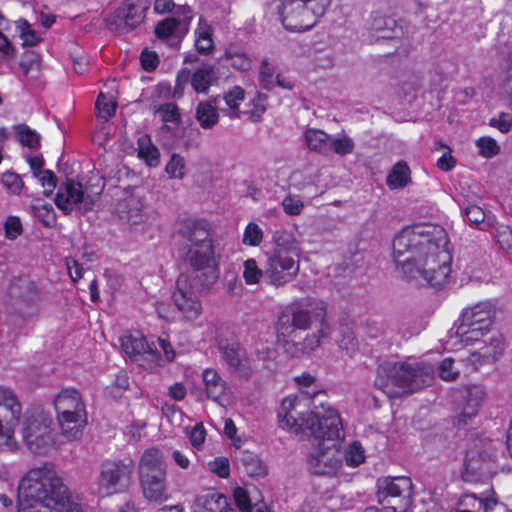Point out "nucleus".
Segmentation results:
<instances>
[{"label":"nucleus","instance_id":"obj_35","mask_svg":"<svg viewBox=\"0 0 512 512\" xmlns=\"http://www.w3.org/2000/svg\"><path fill=\"white\" fill-rule=\"evenodd\" d=\"M465 215L468 221L480 230H487L489 227L495 226V217L487 215L484 210L470 203L465 204Z\"/></svg>","mask_w":512,"mask_h":512},{"label":"nucleus","instance_id":"obj_52","mask_svg":"<svg viewBox=\"0 0 512 512\" xmlns=\"http://www.w3.org/2000/svg\"><path fill=\"white\" fill-rule=\"evenodd\" d=\"M476 146L479 149L480 155L485 158H492L500 151V147L496 140L488 136L479 138L476 141Z\"/></svg>","mask_w":512,"mask_h":512},{"label":"nucleus","instance_id":"obj_36","mask_svg":"<svg viewBox=\"0 0 512 512\" xmlns=\"http://www.w3.org/2000/svg\"><path fill=\"white\" fill-rule=\"evenodd\" d=\"M138 157L150 167H156L160 163L158 148L151 142L148 135H142L138 139Z\"/></svg>","mask_w":512,"mask_h":512},{"label":"nucleus","instance_id":"obj_41","mask_svg":"<svg viewBox=\"0 0 512 512\" xmlns=\"http://www.w3.org/2000/svg\"><path fill=\"white\" fill-rule=\"evenodd\" d=\"M355 148L354 141L347 135L341 137L331 136L329 144V155L335 153L339 156L351 154Z\"/></svg>","mask_w":512,"mask_h":512},{"label":"nucleus","instance_id":"obj_19","mask_svg":"<svg viewBox=\"0 0 512 512\" xmlns=\"http://www.w3.org/2000/svg\"><path fill=\"white\" fill-rule=\"evenodd\" d=\"M14 306L23 316L32 315L36 309L38 292L36 285L27 277L15 278L9 286Z\"/></svg>","mask_w":512,"mask_h":512},{"label":"nucleus","instance_id":"obj_51","mask_svg":"<svg viewBox=\"0 0 512 512\" xmlns=\"http://www.w3.org/2000/svg\"><path fill=\"white\" fill-rule=\"evenodd\" d=\"M277 356V351L270 347L262 345L260 348L256 350V358L258 361L263 363V369L271 372L275 368V359Z\"/></svg>","mask_w":512,"mask_h":512},{"label":"nucleus","instance_id":"obj_16","mask_svg":"<svg viewBox=\"0 0 512 512\" xmlns=\"http://www.w3.org/2000/svg\"><path fill=\"white\" fill-rule=\"evenodd\" d=\"M217 347L221 359L226 363L231 373L240 379H251L253 369L250 360L247 357L245 348L238 341L219 339Z\"/></svg>","mask_w":512,"mask_h":512},{"label":"nucleus","instance_id":"obj_54","mask_svg":"<svg viewBox=\"0 0 512 512\" xmlns=\"http://www.w3.org/2000/svg\"><path fill=\"white\" fill-rule=\"evenodd\" d=\"M364 449L357 441L353 442L345 453V461L348 466L356 467L364 462Z\"/></svg>","mask_w":512,"mask_h":512},{"label":"nucleus","instance_id":"obj_4","mask_svg":"<svg viewBox=\"0 0 512 512\" xmlns=\"http://www.w3.org/2000/svg\"><path fill=\"white\" fill-rule=\"evenodd\" d=\"M300 400L297 396H288L283 399L278 411L279 426L283 429L302 434L308 438L313 437L323 443L331 442L334 448L344 438L342 423L335 409L317 415H305L297 407Z\"/></svg>","mask_w":512,"mask_h":512},{"label":"nucleus","instance_id":"obj_11","mask_svg":"<svg viewBox=\"0 0 512 512\" xmlns=\"http://www.w3.org/2000/svg\"><path fill=\"white\" fill-rule=\"evenodd\" d=\"M492 316V306L487 302H480L466 308L456 328V335L466 344L479 341L489 332Z\"/></svg>","mask_w":512,"mask_h":512},{"label":"nucleus","instance_id":"obj_8","mask_svg":"<svg viewBox=\"0 0 512 512\" xmlns=\"http://www.w3.org/2000/svg\"><path fill=\"white\" fill-rule=\"evenodd\" d=\"M139 478L144 497L160 504L168 499L166 463L159 449H147L139 463Z\"/></svg>","mask_w":512,"mask_h":512},{"label":"nucleus","instance_id":"obj_17","mask_svg":"<svg viewBox=\"0 0 512 512\" xmlns=\"http://www.w3.org/2000/svg\"><path fill=\"white\" fill-rule=\"evenodd\" d=\"M148 5L142 3H129L121 7L114 14L106 18L109 31L122 35L134 30L145 19Z\"/></svg>","mask_w":512,"mask_h":512},{"label":"nucleus","instance_id":"obj_25","mask_svg":"<svg viewBox=\"0 0 512 512\" xmlns=\"http://www.w3.org/2000/svg\"><path fill=\"white\" fill-rule=\"evenodd\" d=\"M57 421L60 427V437L64 441H76L83 435V430L87 424V414L76 415H61L57 416Z\"/></svg>","mask_w":512,"mask_h":512},{"label":"nucleus","instance_id":"obj_29","mask_svg":"<svg viewBox=\"0 0 512 512\" xmlns=\"http://www.w3.org/2000/svg\"><path fill=\"white\" fill-rule=\"evenodd\" d=\"M235 458L239 467L250 477L262 478L268 474L267 465L253 452L240 451Z\"/></svg>","mask_w":512,"mask_h":512},{"label":"nucleus","instance_id":"obj_21","mask_svg":"<svg viewBox=\"0 0 512 512\" xmlns=\"http://www.w3.org/2000/svg\"><path fill=\"white\" fill-rule=\"evenodd\" d=\"M335 449L330 445L322 443V446L315 453L308 456L309 469L316 475H329L333 473L338 466V460L335 457Z\"/></svg>","mask_w":512,"mask_h":512},{"label":"nucleus","instance_id":"obj_23","mask_svg":"<svg viewBox=\"0 0 512 512\" xmlns=\"http://www.w3.org/2000/svg\"><path fill=\"white\" fill-rule=\"evenodd\" d=\"M486 397V391L482 386L472 385L466 388L462 411L458 416V425H467L478 413Z\"/></svg>","mask_w":512,"mask_h":512},{"label":"nucleus","instance_id":"obj_45","mask_svg":"<svg viewBox=\"0 0 512 512\" xmlns=\"http://www.w3.org/2000/svg\"><path fill=\"white\" fill-rule=\"evenodd\" d=\"M165 171L169 175V178L182 179L186 174L184 158L177 153H173L169 162L166 164Z\"/></svg>","mask_w":512,"mask_h":512},{"label":"nucleus","instance_id":"obj_6","mask_svg":"<svg viewBox=\"0 0 512 512\" xmlns=\"http://www.w3.org/2000/svg\"><path fill=\"white\" fill-rule=\"evenodd\" d=\"M432 370L421 364L393 363L381 366L375 379V386L389 397L399 396L394 388H402L403 393H413L429 385Z\"/></svg>","mask_w":512,"mask_h":512},{"label":"nucleus","instance_id":"obj_44","mask_svg":"<svg viewBox=\"0 0 512 512\" xmlns=\"http://www.w3.org/2000/svg\"><path fill=\"white\" fill-rule=\"evenodd\" d=\"M15 132L18 141L29 148H35L39 145L40 137L34 131L31 130L27 125L20 124L15 127Z\"/></svg>","mask_w":512,"mask_h":512},{"label":"nucleus","instance_id":"obj_47","mask_svg":"<svg viewBox=\"0 0 512 512\" xmlns=\"http://www.w3.org/2000/svg\"><path fill=\"white\" fill-rule=\"evenodd\" d=\"M180 26L181 21L174 17H169L157 24L155 34L159 39H167L174 36Z\"/></svg>","mask_w":512,"mask_h":512},{"label":"nucleus","instance_id":"obj_63","mask_svg":"<svg viewBox=\"0 0 512 512\" xmlns=\"http://www.w3.org/2000/svg\"><path fill=\"white\" fill-rule=\"evenodd\" d=\"M5 235L8 239H16L23 231L21 221L16 216H9L4 224Z\"/></svg>","mask_w":512,"mask_h":512},{"label":"nucleus","instance_id":"obj_22","mask_svg":"<svg viewBox=\"0 0 512 512\" xmlns=\"http://www.w3.org/2000/svg\"><path fill=\"white\" fill-rule=\"evenodd\" d=\"M122 348L124 352L131 358L141 355H148L158 366H164L163 359L155 347L150 345L145 337L128 335L122 338Z\"/></svg>","mask_w":512,"mask_h":512},{"label":"nucleus","instance_id":"obj_31","mask_svg":"<svg viewBox=\"0 0 512 512\" xmlns=\"http://www.w3.org/2000/svg\"><path fill=\"white\" fill-rule=\"evenodd\" d=\"M411 182V170L405 161H398L387 175L386 184L391 190L403 189Z\"/></svg>","mask_w":512,"mask_h":512},{"label":"nucleus","instance_id":"obj_1","mask_svg":"<svg viewBox=\"0 0 512 512\" xmlns=\"http://www.w3.org/2000/svg\"><path fill=\"white\" fill-rule=\"evenodd\" d=\"M178 234L184 241V261L189 268L178 276L172 300L186 319L194 320L202 312V291L209 290L219 278L218 262L207 221L186 220Z\"/></svg>","mask_w":512,"mask_h":512},{"label":"nucleus","instance_id":"obj_20","mask_svg":"<svg viewBox=\"0 0 512 512\" xmlns=\"http://www.w3.org/2000/svg\"><path fill=\"white\" fill-rule=\"evenodd\" d=\"M57 416L87 414L80 392L74 388H64L54 397Z\"/></svg>","mask_w":512,"mask_h":512},{"label":"nucleus","instance_id":"obj_42","mask_svg":"<svg viewBox=\"0 0 512 512\" xmlns=\"http://www.w3.org/2000/svg\"><path fill=\"white\" fill-rule=\"evenodd\" d=\"M116 102L108 99L104 93H100L95 103V109L97 110V117L103 122H107L116 111Z\"/></svg>","mask_w":512,"mask_h":512},{"label":"nucleus","instance_id":"obj_58","mask_svg":"<svg viewBox=\"0 0 512 512\" xmlns=\"http://www.w3.org/2000/svg\"><path fill=\"white\" fill-rule=\"evenodd\" d=\"M160 114L163 122H179L180 112L176 104L165 103L159 106L156 111Z\"/></svg>","mask_w":512,"mask_h":512},{"label":"nucleus","instance_id":"obj_13","mask_svg":"<svg viewBox=\"0 0 512 512\" xmlns=\"http://www.w3.org/2000/svg\"><path fill=\"white\" fill-rule=\"evenodd\" d=\"M134 462L127 460H106L100 466L99 488L107 494L125 491L131 482Z\"/></svg>","mask_w":512,"mask_h":512},{"label":"nucleus","instance_id":"obj_37","mask_svg":"<svg viewBox=\"0 0 512 512\" xmlns=\"http://www.w3.org/2000/svg\"><path fill=\"white\" fill-rule=\"evenodd\" d=\"M196 119L203 129H211L218 123L219 114L210 102L202 101L197 105Z\"/></svg>","mask_w":512,"mask_h":512},{"label":"nucleus","instance_id":"obj_60","mask_svg":"<svg viewBox=\"0 0 512 512\" xmlns=\"http://www.w3.org/2000/svg\"><path fill=\"white\" fill-rule=\"evenodd\" d=\"M18 28L21 30V38L23 39L24 46H34L39 42V38L36 36V33L30 28L29 23L20 19L17 22Z\"/></svg>","mask_w":512,"mask_h":512},{"label":"nucleus","instance_id":"obj_28","mask_svg":"<svg viewBox=\"0 0 512 512\" xmlns=\"http://www.w3.org/2000/svg\"><path fill=\"white\" fill-rule=\"evenodd\" d=\"M202 379L207 398L220 403L228 390L227 383L212 368H207L203 371Z\"/></svg>","mask_w":512,"mask_h":512},{"label":"nucleus","instance_id":"obj_5","mask_svg":"<svg viewBox=\"0 0 512 512\" xmlns=\"http://www.w3.org/2000/svg\"><path fill=\"white\" fill-rule=\"evenodd\" d=\"M65 492L67 487L57 475L53 464L44 463L31 468L22 477L18 487V498L21 505L25 502L27 506L32 507V502H35L46 508Z\"/></svg>","mask_w":512,"mask_h":512},{"label":"nucleus","instance_id":"obj_64","mask_svg":"<svg viewBox=\"0 0 512 512\" xmlns=\"http://www.w3.org/2000/svg\"><path fill=\"white\" fill-rule=\"evenodd\" d=\"M491 127L497 128L502 133H507L512 127V115L501 112L498 118H491L489 121Z\"/></svg>","mask_w":512,"mask_h":512},{"label":"nucleus","instance_id":"obj_34","mask_svg":"<svg viewBox=\"0 0 512 512\" xmlns=\"http://www.w3.org/2000/svg\"><path fill=\"white\" fill-rule=\"evenodd\" d=\"M274 249L273 254L300 256L299 248L291 234L286 231H276L273 234Z\"/></svg>","mask_w":512,"mask_h":512},{"label":"nucleus","instance_id":"obj_30","mask_svg":"<svg viewBox=\"0 0 512 512\" xmlns=\"http://www.w3.org/2000/svg\"><path fill=\"white\" fill-rule=\"evenodd\" d=\"M216 79L215 66L212 64H203L191 73L190 83L196 93L207 94L209 87Z\"/></svg>","mask_w":512,"mask_h":512},{"label":"nucleus","instance_id":"obj_15","mask_svg":"<svg viewBox=\"0 0 512 512\" xmlns=\"http://www.w3.org/2000/svg\"><path fill=\"white\" fill-rule=\"evenodd\" d=\"M265 280L276 287L291 282L299 273V256L266 253Z\"/></svg>","mask_w":512,"mask_h":512},{"label":"nucleus","instance_id":"obj_14","mask_svg":"<svg viewBox=\"0 0 512 512\" xmlns=\"http://www.w3.org/2000/svg\"><path fill=\"white\" fill-rule=\"evenodd\" d=\"M54 202L65 215H70L74 209L85 214L93 210L95 198L83 190L81 183L67 179L56 193Z\"/></svg>","mask_w":512,"mask_h":512},{"label":"nucleus","instance_id":"obj_40","mask_svg":"<svg viewBox=\"0 0 512 512\" xmlns=\"http://www.w3.org/2000/svg\"><path fill=\"white\" fill-rule=\"evenodd\" d=\"M46 508L51 512H83L81 505L71 498L68 490L62 496L54 499V502Z\"/></svg>","mask_w":512,"mask_h":512},{"label":"nucleus","instance_id":"obj_12","mask_svg":"<svg viewBox=\"0 0 512 512\" xmlns=\"http://www.w3.org/2000/svg\"><path fill=\"white\" fill-rule=\"evenodd\" d=\"M279 14L288 30L308 29L312 24L306 23L309 15L321 17L329 4L328 0H280Z\"/></svg>","mask_w":512,"mask_h":512},{"label":"nucleus","instance_id":"obj_53","mask_svg":"<svg viewBox=\"0 0 512 512\" xmlns=\"http://www.w3.org/2000/svg\"><path fill=\"white\" fill-rule=\"evenodd\" d=\"M1 182L10 194L18 195L23 188L21 177L14 172H5L2 174Z\"/></svg>","mask_w":512,"mask_h":512},{"label":"nucleus","instance_id":"obj_38","mask_svg":"<svg viewBox=\"0 0 512 512\" xmlns=\"http://www.w3.org/2000/svg\"><path fill=\"white\" fill-rule=\"evenodd\" d=\"M307 400H310L311 410L305 415H322L321 413L328 412V409H334L328 403V396L322 390H307L304 391Z\"/></svg>","mask_w":512,"mask_h":512},{"label":"nucleus","instance_id":"obj_3","mask_svg":"<svg viewBox=\"0 0 512 512\" xmlns=\"http://www.w3.org/2000/svg\"><path fill=\"white\" fill-rule=\"evenodd\" d=\"M327 307L324 301L306 297L291 303L280 314L277 323L278 333L287 338L294 336L297 330L316 328V333L308 335L303 342L297 344L293 356L315 350L322 338L328 337L330 327L326 322Z\"/></svg>","mask_w":512,"mask_h":512},{"label":"nucleus","instance_id":"obj_10","mask_svg":"<svg viewBox=\"0 0 512 512\" xmlns=\"http://www.w3.org/2000/svg\"><path fill=\"white\" fill-rule=\"evenodd\" d=\"M412 489L409 477H381L377 480L378 501L393 512H407L412 505Z\"/></svg>","mask_w":512,"mask_h":512},{"label":"nucleus","instance_id":"obj_24","mask_svg":"<svg viewBox=\"0 0 512 512\" xmlns=\"http://www.w3.org/2000/svg\"><path fill=\"white\" fill-rule=\"evenodd\" d=\"M485 345L478 351L471 353L469 361L473 365H482L485 363H494L504 352V338L500 333H495L489 338V343L483 341Z\"/></svg>","mask_w":512,"mask_h":512},{"label":"nucleus","instance_id":"obj_32","mask_svg":"<svg viewBox=\"0 0 512 512\" xmlns=\"http://www.w3.org/2000/svg\"><path fill=\"white\" fill-rule=\"evenodd\" d=\"M397 28L396 20L380 15L377 12L371 14L369 29L377 34L378 38L391 39L394 37V31Z\"/></svg>","mask_w":512,"mask_h":512},{"label":"nucleus","instance_id":"obj_39","mask_svg":"<svg viewBox=\"0 0 512 512\" xmlns=\"http://www.w3.org/2000/svg\"><path fill=\"white\" fill-rule=\"evenodd\" d=\"M224 58L230 61L233 68L240 71H248L251 69V60L248 55L237 45H229L226 48Z\"/></svg>","mask_w":512,"mask_h":512},{"label":"nucleus","instance_id":"obj_50","mask_svg":"<svg viewBox=\"0 0 512 512\" xmlns=\"http://www.w3.org/2000/svg\"><path fill=\"white\" fill-rule=\"evenodd\" d=\"M197 39L195 41V47L201 54H208L213 50V40L210 27L206 29L199 28L196 31Z\"/></svg>","mask_w":512,"mask_h":512},{"label":"nucleus","instance_id":"obj_61","mask_svg":"<svg viewBox=\"0 0 512 512\" xmlns=\"http://www.w3.org/2000/svg\"><path fill=\"white\" fill-rule=\"evenodd\" d=\"M459 375V370L454 367V359L445 358L439 365V376L443 380L452 381Z\"/></svg>","mask_w":512,"mask_h":512},{"label":"nucleus","instance_id":"obj_7","mask_svg":"<svg viewBox=\"0 0 512 512\" xmlns=\"http://www.w3.org/2000/svg\"><path fill=\"white\" fill-rule=\"evenodd\" d=\"M497 444L498 442L492 439L480 438L467 450L461 470V478L464 482H484L497 473Z\"/></svg>","mask_w":512,"mask_h":512},{"label":"nucleus","instance_id":"obj_46","mask_svg":"<svg viewBox=\"0 0 512 512\" xmlns=\"http://www.w3.org/2000/svg\"><path fill=\"white\" fill-rule=\"evenodd\" d=\"M274 73V67L269 63L268 59H263L258 77L259 86L262 89L270 91L275 87Z\"/></svg>","mask_w":512,"mask_h":512},{"label":"nucleus","instance_id":"obj_18","mask_svg":"<svg viewBox=\"0 0 512 512\" xmlns=\"http://www.w3.org/2000/svg\"><path fill=\"white\" fill-rule=\"evenodd\" d=\"M22 406L16 394L5 386H0V436L10 440L19 424Z\"/></svg>","mask_w":512,"mask_h":512},{"label":"nucleus","instance_id":"obj_48","mask_svg":"<svg viewBox=\"0 0 512 512\" xmlns=\"http://www.w3.org/2000/svg\"><path fill=\"white\" fill-rule=\"evenodd\" d=\"M495 239L499 247L507 253L512 252V229L508 225L495 222Z\"/></svg>","mask_w":512,"mask_h":512},{"label":"nucleus","instance_id":"obj_2","mask_svg":"<svg viewBox=\"0 0 512 512\" xmlns=\"http://www.w3.org/2000/svg\"><path fill=\"white\" fill-rule=\"evenodd\" d=\"M446 230L439 225L404 227L393 239V259L407 280L444 284L451 272Z\"/></svg>","mask_w":512,"mask_h":512},{"label":"nucleus","instance_id":"obj_33","mask_svg":"<svg viewBox=\"0 0 512 512\" xmlns=\"http://www.w3.org/2000/svg\"><path fill=\"white\" fill-rule=\"evenodd\" d=\"M331 135L320 129H307L305 131V142L311 151L322 155H329V144Z\"/></svg>","mask_w":512,"mask_h":512},{"label":"nucleus","instance_id":"obj_57","mask_svg":"<svg viewBox=\"0 0 512 512\" xmlns=\"http://www.w3.org/2000/svg\"><path fill=\"white\" fill-rule=\"evenodd\" d=\"M250 492L242 487H237L234 490V500L241 512H252L253 506L251 504Z\"/></svg>","mask_w":512,"mask_h":512},{"label":"nucleus","instance_id":"obj_9","mask_svg":"<svg viewBox=\"0 0 512 512\" xmlns=\"http://www.w3.org/2000/svg\"><path fill=\"white\" fill-rule=\"evenodd\" d=\"M52 418L40 407H33L24 414L23 440L27 448L35 454H48L60 445L53 433Z\"/></svg>","mask_w":512,"mask_h":512},{"label":"nucleus","instance_id":"obj_27","mask_svg":"<svg viewBox=\"0 0 512 512\" xmlns=\"http://www.w3.org/2000/svg\"><path fill=\"white\" fill-rule=\"evenodd\" d=\"M498 504V498L492 490L484 497H477L475 494H464L457 501V507L469 512H490Z\"/></svg>","mask_w":512,"mask_h":512},{"label":"nucleus","instance_id":"obj_26","mask_svg":"<svg viewBox=\"0 0 512 512\" xmlns=\"http://www.w3.org/2000/svg\"><path fill=\"white\" fill-rule=\"evenodd\" d=\"M192 508L193 512H234L227 498L215 490L197 496Z\"/></svg>","mask_w":512,"mask_h":512},{"label":"nucleus","instance_id":"obj_55","mask_svg":"<svg viewBox=\"0 0 512 512\" xmlns=\"http://www.w3.org/2000/svg\"><path fill=\"white\" fill-rule=\"evenodd\" d=\"M35 177L41 182L44 187L43 194L50 196L57 186V176L51 170L39 171Z\"/></svg>","mask_w":512,"mask_h":512},{"label":"nucleus","instance_id":"obj_43","mask_svg":"<svg viewBox=\"0 0 512 512\" xmlns=\"http://www.w3.org/2000/svg\"><path fill=\"white\" fill-rule=\"evenodd\" d=\"M33 211L35 217L45 226L54 227L57 223L56 213L50 204L34 205Z\"/></svg>","mask_w":512,"mask_h":512},{"label":"nucleus","instance_id":"obj_62","mask_svg":"<svg viewBox=\"0 0 512 512\" xmlns=\"http://www.w3.org/2000/svg\"><path fill=\"white\" fill-rule=\"evenodd\" d=\"M268 96L263 93H257L256 97L251 101L253 109L251 110V117L254 121H261L262 115L266 111Z\"/></svg>","mask_w":512,"mask_h":512},{"label":"nucleus","instance_id":"obj_49","mask_svg":"<svg viewBox=\"0 0 512 512\" xmlns=\"http://www.w3.org/2000/svg\"><path fill=\"white\" fill-rule=\"evenodd\" d=\"M243 277L246 284H256L264 277V268H259L255 259H247L244 262Z\"/></svg>","mask_w":512,"mask_h":512},{"label":"nucleus","instance_id":"obj_59","mask_svg":"<svg viewBox=\"0 0 512 512\" xmlns=\"http://www.w3.org/2000/svg\"><path fill=\"white\" fill-rule=\"evenodd\" d=\"M191 71L187 68H182L178 71L175 81V87L172 96L174 98H181L184 94L185 86L190 82Z\"/></svg>","mask_w":512,"mask_h":512},{"label":"nucleus","instance_id":"obj_56","mask_svg":"<svg viewBox=\"0 0 512 512\" xmlns=\"http://www.w3.org/2000/svg\"><path fill=\"white\" fill-rule=\"evenodd\" d=\"M263 233L261 228L253 222H250L244 231L243 243L250 246H257L261 243Z\"/></svg>","mask_w":512,"mask_h":512}]
</instances>
